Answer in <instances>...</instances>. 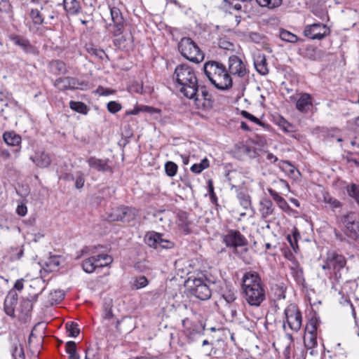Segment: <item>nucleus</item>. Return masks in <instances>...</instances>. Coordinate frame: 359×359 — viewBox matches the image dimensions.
<instances>
[{"mask_svg":"<svg viewBox=\"0 0 359 359\" xmlns=\"http://www.w3.org/2000/svg\"><path fill=\"white\" fill-rule=\"evenodd\" d=\"M346 264V258L340 254L334 251H330L327 253V256L322 269L327 271L326 274L330 276L334 275L336 280L339 281L341 278L342 271Z\"/></svg>","mask_w":359,"mask_h":359,"instance_id":"4","label":"nucleus"},{"mask_svg":"<svg viewBox=\"0 0 359 359\" xmlns=\"http://www.w3.org/2000/svg\"><path fill=\"white\" fill-rule=\"evenodd\" d=\"M306 330L308 331V333L311 334V337L308 342H306V340L305 339V345L308 348H311L317 344L316 337L317 327L313 322H311L309 325H307Z\"/></svg>","mask_w":359,"mask_h":359,"instance_id":"27","label":"nucleus"},{"mask_svg":"<svg viewBox=\"0 0 359 359\" xmlns=\"http://www.w3.org/2000/svg\"><path fill=\"white\" fill-rule=\"evenodd\" d=\"M344 233L353 241L359 239V215L354 212H348L341 217Z\"/></svg>","mask_w":359,"mask_h":359,"instance_id":"7","label":"nucleus"},{"mask_svg":"<svg viewBox=\"0 0 359 359\" xmlns=\"http://www.w3.org/2000/svg\"><path fill=\"white\" fill-rule=\"evenodd\" d=\"M69 107L71 109L84 115H86L88 112V108L87 105L82 102L71 100L69 102Z\"/></svg>","mask_w":359,"mask_h":359,"instance_id":"32","label":"nucleus"},{"mask_svg":"<svg viewBox=\"0 0 359 359\" xmlns=\"http://www.w3.org/2000/svg\"><path fill=\"white\" fill-rule=\"evenodd\" d=\"M203 71L210 82L218 90H227L232 88L233 81L222 63L210 60L203 65Z\"/></svg>","mask_w":359,"mask_h":359,"instance_id":"3","label":"nucleus"},{"mask_svg":"<svg viewBox=\"0 0 359 359\" xmlns=\"http://www.w3.org/2000/svg\"><path fill=\"white\" fill-rule=\"evenodd\" d=\"M3 139L8 146L13 147H20L22 141L20 135L13 131L5 132L3 135Z\"/></svg>","mask_w":359,"mask_h":359,"instance_id":"26","label":"nucleus"},{"mask_svg":"<svg viewBox=\"0 0 359 359\" xmlns=\"http://www.w3.org/2000/svg\"><path fill=\"white\" fill-rule=\"evenodd\" d=\"M137 215L138 211L137 209L129 206H119L113 208L107 218L111 222L129 223L134 221Z\"/></svg>","mask_w":359,"mask_h":359,"instance_id":"8","label":"nucleus"},{"mask_svg":"<svg viewBox=\"0 0 359 359\" xmlns=\"http://www.w3.org/2000/svg\"><path fill=\"white\" fill-rule=\"evenodd\" d=\"M266 158L271 163H275L278 161V158L276 156H274L272 153L269 152L266 153Z\"/></svg>","mask_w":359,"mask_h":359,"instance_id":"62","label":"nucleus"},{"mask_svg":"<svg viewBox=\"0 0 359 359\" xmlns=\"http://www.w3.org/2000/svg\"><path fill=\"white\" fill-rule=\"evenodd\" d=\"M229 74L238 76L240 78L245 77L248 74L245 64L237 55H231L229 57Z\"/></svg>","mask_w":359,"mask_h":359,"instance_id":"15","label":"nucleus"},{"mask_svg":"<svg viewBox=\"0 0 359 359\" xmlns=\"http://www.w3.org/2000/svg\"><path fill=\"white\" fill-rule=\"evenodd\" d=\"M222 241L227 248L236 250L239 247L248 244L247 238L238 230L228 229L222 235Z\"/></svg>","mask_w":359,"mask_h":359,"instance_id":"10","label":"nucleus"},{"mask_svg":"<svg viewBox=\"0 0 359 359\" xmlns=\"http://www.w3.org/2000/svg\"><path fill=\"white\" fill-rule=\"evenodd\" d=\"M65 11L71 15H76L81 11V6L77 0H63Z\"/></svg>","mask_w":359,"mask_h":359,"instance_id":"23","label":"nucleus"},{"mask_svg":"<svg viewBox=\"0 0 359 359\" xmlns=\"http://www.w3.org/2000/svg\"><path fill=\"white\" fill-rule=\"evenodd\" d=\"M65 294L63 290H56L49 294V301L51 304H57L62 301Z\"/></svg>","mask_w":359,"mask_h":359,"instance_id":"35","label":"nucleus"},{"mask_svg":"<svg viewBox=\"0 0 359 359\" xmlns=\"http://www.w3.org/2000/svg\"><path fill=\"white\" fill-rule=\"evenodd\" d=\"M178 50L184 58L191 62L199 63L204 59V54L191 38L183 37L178 43Z\"/></svg>","mask_w":359,"mask_h":359,"instance_id":"6","label":"nucleus"},{"mask_svg":"<svg viewBox=\"0 0 359 359\" xmlns=\"http://www.w3.org/2000/svg\"><path fill=\"white\" fill-rule=\"evenodd\" d=\"M32 161L40 168H47L51 163V158L48 154L40 152L36 154L34 157L30 158Z\"/></svg>","mask_w":359,"mask_h":359,"instance_id":"24","label":"nucleus"},{"mask_svg":"<svg viewBox=\"0 0 359 359\" xmlns=\"http://www.w3.org/2000/svg\"><path fill=\"white\" fill-rule=\"evenodd\" d=\"M172 78L175 88L180 93L187 98L194 97L198 83L193 67L186 64L177 65Z\"/></svg>","mask_w":359,"mask_h":359,"instance_id":"2","label":"nucleus"},{"mask_svg":"<svg viewBox=\"0 0 359 359\" xmlns=\"http://www.w3.org/2000/svg\"><path fill=\"white\" fill-rule=\"evenodd\" d=\"M33 309V304L32 300L29 297L22 298L20 304V312L25 315H27L32 311Z\"/></svg>","mask_w":359,"mask_h":359,"instance_id":"37","label":"nucleus"},{"mask_svg":"<svg viewBox=\"0 0 359 359\" xmlns=\"http://www.w3.org/2000/svg\"><path fill=\"white\" fill-rule=\"evenodd\" d=\"M84 182L85 180L83 173L81 172H79L75 181V187L78 189L82 188L84 185Z\"/></svg>","mask_w":359,"mask_h":359,"instance_id":"55","label":"nucleus"},{"mask_svg":"<svg viewBox=\"0 0 359 359\" xmlns=\"http://www.w3.org/2000/svg\"><path fill=\"white\" fill-rule=\"evenodd\" d=\"M209 161L208 158H203L200 163H194L191 167V170L196 174L201 173L203 170L209 167Z\"/></svg>","mask_w":359,"mask_h":359,"instance_id":"40","label":"nucleus"},{"mask_svg":"<svg viewBox=\"0 0 359 359\" xmlns=\"http://www.w3.org/2000/svg\"><path fill=\"white\" fill-rule=\"evenodd\" d=\"M174 247V243L165 238L163 234L161 233L159 250L161 249H171Z\"/></svg>","mask_w":359,"mask_h":359,"instance_id":"49","label":"nucleus"},{"mask_svg":"<svg viewBox=\"0 0 359 359\" xmlns=\"http://www.w3.org/2000/svg\"><path fill=\"white\" fill-rule=\"evenodd\" d=\"M107 110L111 114H116L121 109V104L116 101H111L107 104Z\"/></svg>","mask_w":359,"mask_h":359,"instance_id":"51","label":"nucleus"},{"mask_svg":"<svg viewBox=\"0 0 359 359\" xmlns=\"http://www.w3.org/2000/svg\"><path fill=\"white\" fill-rule=\"evenodd\" d=\"M85 359H100V357L97 350L89 347L86 350Z\"/></svg>","mask_w":359,"mask_h":359,"instance_id":"52","label":"nucleus"},{"mask_svg":"<svg viewBox=\"0 0 359 359\" xmlns=\"http://www.w3.org/2000/svg\"><path fill=\"white\" fill-rule=\"evenodd\" d=\"M93 257L95 258V265L97 269L107 266L113 262V258L107 254H100L93 256Z\"/></svg>","mask_w":359,"mask_h":359,"instance_id":"28","label":"nucleus"},{"mask_svg":"<svg viewBox=\"0 0 359 359\" xmlns=\"http://www.w3.org/2000/svg\"><path fill=\"white\" fill-rule=\"evenodd\" d=\"M211 95L203 86H202L201 88L198 87L194 97H191L189 99L194 100L198 107H202L203 108H206L211 106Z\"/></svg>","mask_w":359,"mask_h":359,"instance_id":"17","label":"nucleus"},{"mask_svg":"<svg viewBox=\"0 0 359 359\" xmlns=\"http://www.w3.org/2000/svg\"><path fill=\"white\" fill-rule=\"evenodd\" d=\"M241 115H242L244 118H247V119L250 120V121H252V122H253V123H256V124H257V125H259V126H262V121H261L258 118H257V117H256V116H255L254 115H252V114H250V113H249V112H248L247 111H244V110H243V111H241Z\"/></svg>","mask_w":359,"mask_h":359,"instance_id":"53","label":"nucleus"},{"mask_svg":"<svg viewBox=\"0 0 359 359\" xmlns=\"http://www.w3.org/2000/svg\"><path fill=\"white\" fill-rule=\"evenodd\" d=\"M60 179L67 182H72L74 180V177L72 173H65L60 177Z\"/></svg>","mask_w":359,"mask_h":359,"instance_id":"60","label":"nucleus"},{"mask_svg":"<svg viewBox=\"0 0 359 359\" xmlns=\"http://www.w3.org/2000/svg\"><path fill=\"white\" fill-rule=\"evenodd\" d=\"M97 91H98V93H100V95H103V96L109 95H111V94L115 93V90H114L112 89L104 88H102V87H100L97 89Z\"/></svg>","mask_w":359,"mask_h":359,"instance_id":"58","label":"nucleus"},{"mask_svg":"<svg viewBox=\"0 0 359 359\" xmlns=\"http://www.w3.org/2000/svg\"><path fill=\"white\" fill-rule=\"evenodd\" d=\"M65 351L69 355V359H80V356L77 353L76 344L75 341H67L65 345Z\"/></svg>","mask_w":359,"mask_h":359,"instance_id":"31","label":"nucleus"},{"mask_svg":"<svg viewBox=\"0 0 359 359\" xmlns=\"http://www.w3.org/2000/svg\"><path fill=\"white\" fill-rule=\"evenodd\" d=\"M346 191L348 195L359 205V185L353 183L348 184L346 186Z\"/></svg>","mask_w":359,"mask_h":359,"instance_id":"36","label":"nucleus"},{"mask_svg":"<svg viewBox=\"0 0 359 359\" xmlns=\"http://www.w3.org/2000/svg\"><path fill=\"white\" fill-rule=\"evenodd\" d=\"M140 111V105H137L133 109L126 111V115H137Z\"/></svg>","mask_w":359,"mask_h":359,"instance_id":"61","label":"nucleus"},{"mask_svg":"<svg viewBox=\"0 0 359 359\" xmlns=\"http://www.w3.org/2000/svg\"><path fill=\"white\" fill-rule=\"evenodd\" d=\"M111 19L113 25L111 23L106 25V28L112 27L110 32L114 36H119L123 32L125 20L123 17L121 10L117 7H109Z\"/></svg>","mask_w":359,"mask_h":359,"instance_id":"12","label":"nucleus"},{"mask_svg":"<svg viewBox=\"0 0 359 359\" xmlns=\"http://www.w3.org/2000/svg\"><path fill=\"white\" fill-rule=\"evenodd\" d=\"M279 35L281 40L287 42L296 43L298 40L297 36L285 29H281Z\"/></svg>","mask_w":359,"mask_h":359,"instance_id":"39","label":"nucleus"},{"mask_svg":"<svg viewBox=\"0 0 359 359\" xmlns=\"http://www.w3.org/2000/svg\"><path fill=\"white\" fill-rule=\"evenodd\" d=\"M18 295L14 290H11L4 300L5 313L10 316H15V309L18 304Z\"/></svg>","mask_w":359,"mask_h":359,"instance_id":"18","label":"nucleus"},{"mask_svg":"<svg viewBox=\"0 0 359 359\" xmlns=\"http://www.w3.org/2000/svg\"><path fill=\"white\" fill-rule=\"evenodd\" d=\"M24 279L23 278H20V279H18L15 281V284H14V287L12 290H14L15 292L16 290L18 291H21L22 290L23 287H24Z\"/></svg>","mask_w":359,"mask_h":359,"instance_id":"59","label":"nucleus"},{"mask_svg":"<svg viewBox=\"0 0 359 359\" xmlns=\"http://www.w3.org/2000/svg\"><path fill=\"white\" fill-rule=\"evenodd\" d=\"M16 212L19 216L23 217L27 212V208L24 204L18 205L16 208Z\"/></svg>","mask_w":359,"mask_h":359,"instance_id":"57","label":"nucleus"},{"mask_svg":"<svg viewBox=\"0 0 359 359\" xmlns=\"http://www.w3.org/2000/svg\"><path fill=\"white\" fill-rule=\"evenodd\" d=\"M177 165L172 161H168L165 164V171L168 176L173 177L176 175L177 171Z\"/></svg>","mask_w":359,"mask_h":359,"instance_id":"46","label":"nucleus"},{"mask_svg":"<svg viewBox=\"0 0 359 359\" xmlns=\"http://www.w3.org/2000/svg\"><path fill=\"white\" fill-rule=\"evenodd\" d=\"M315 52H316L315 49L307 50V57L310 60H316Z\"/></svg>","mask_w":359,"mask_h":359,"instance_id":"64","label":"nucleus"},{"mask_svg":"<svg viewBox=\"0 0 359 359\" xmlns=\"http://www.w3.org/2000/svg\"><path fill=\"white\" fill-rule=\"evenodd\" d=\"M82 268L83 271L88 273L94 272L97 269L95 265V258L92 256L83 260L82 262Z\"/></svg>","mask_w":359,"mask_h":359,"instance_id":"34","label":"nucleus"},{"mask_svg":"<svg viewBox=\"0 0 359 359\" xmlns=\"http://www.w3.org/2000/svg\"><path fill=\"white\" fill-rule=\"evenodd\" d=\"M222 297L228 304H231L236 299V292L226 285V290L224 291Z\"/></svg>","mask_w":359,"mask_h":359,"instance_id":"42","label":"nucleus"},{"mask_svg":"<svg viewBox=\"0 0 359 359\" xmlns=\"http://www.w3.org/2000/svg\"><path fill=\"white\" fill-rule=\"evenodd\" d=\"M237 198L244 209L247 210L251 207V198L249 194L241 191L238 193Z\"/></svg>","mask_w":359,"mask_h":359,"instance_id":"38","label":"nucleus"},{"mask_svg":"<svg viewBox=\"0 0 359 359\" xmlns=\"http://www.w3.org/2000/svg\"><path fill=\"white\" fill-rule=\"evenodd\" d=\"M48 10V7L41 6L40 9L32 8L29 11V17L32 21V25L29 27V32L39 36L43 34V29L39 27L45 22L46 13Z\"/></svg>","mask_w":359,"mask_h":359,"instance_id":"9","label":"nucleus"},{"mask_svg":"<svg viewBox=\"0 0 359 359\" xmlns=\"http://www.w3.org/2000/svg\"><path fill=\"white\" fill-rule=\"evenodd\" d=\"M140 110L142 112L149 113L151 114H160L161 110L158 108H154L153 107L147 106V105H140Z\"/></svg>","mask_w":359,"mask_h":359,"instance_id":"54","label":"nucleus"},{"mask_svg":"<svg viewBox=\"0 0 359 359\" xmlns=\"http://www.w3.org/2000/svg\"><path fill=\"white\" fill-rule=\"evenodd\" d=\"M148 279L144 276H142L136 278L134 283V287L136 289H140L146 287L148 285Z\"/></svg>","mask_w":359,"mask_h":359,"instance_id":"50","label":"nucleus"},{"mask_svg":"<svg viewBox=\"0 0 359 359\" xmlns=\"http://www.w3.org/2000/svg\"><path fill=\"white\" fill-rule=\"evenodd\" d=\"M279 126L287 133H291L294 130L293 126L285 119L280 121Z\"/></svg>","mask_w":359,"mask_h":359,"instance_id":"56","label":"nucleus"},{"mask_svg":"<svg viewBox=\"0 0 359 359\" xmlns=\"http://www.w3.org/2000/svg\"><path fill=\"white\" fill-rule=\"evenodd\" d=\"M285 315L286 323L289 327L294 331L298 332L302 323V316L301 311L298 309L297 306L290 304L285 310Z\"/></svg>","mask_w":359,"mask_h":359,"instance_id":"13","label":"nucleus"},{"mask_svg":"<svg viewBox=\"0 0 359 359\" xmlns=\"http://www.w3.org/2000/svg\"><path fill=\"white\" fill-rule=\"evenodd\" d=\"M81 85L78 79L71 76L60 77L54 83L55 87L60 90L77 89Z\"/></svg>","mask_w":359,"mask_h":359,"instance_id":"16","label":"nucleus"},{"mask_svg":"<svg viewBox=\"0 0 359 359\" xmlns=\"http://www.w3.org/2000/svg\"><path fill=\"white\" fill-rule=\"evenodd\" d=\"M254 65L257 72L261 75L269 73L266 56L263 53H258L254 57Z\"/></svg>","mask_w":359,"mask_h":359,"instance_id":"20","label":"nucleus"},{"mask_svg":"<svg viewBox=\"0 0 359 359\" xmlns=\"http://www.w3.org/2000/svg\"><path fill=\"white\" fill-rule=\"evenodd\" d=\"M342 158L347 163H353L355 167L359 168V152L345 151V154L342 155Z\"/></svg>","mask_w":359,"mask_h":359,"instance_id":"33","label":"nucleus"},{"mask_svg":"<svg viewBox=\"0 0 359 359\" xmlns=\"http://www.w3.org/2000/svg\"><path fill=\"white\" fill-rule=\"evenodd\" d=\"M208 279L203 274L190 276L187 284L190 294L200 300H208L211 297V290L207 284Z\"/></svg>","mask_w":359,"mask_h":359,"instance_id":"5","label":"nucleus"},{"mask_svg":"<svg viewBox=\"0 0 359 359\" xmlns=\"http://www.w3.org/2000/svg\"><path fill=\"white\" fill-rule=\"evenodd\" d=\"M67 331L69 333V336L71 337H76L80 332V330L78 328V325L74 322H68L66 323Z\"/></svg>","mask_w":359,"mask_h":359,"instance_id":"45","label":"nucleus"},{"mask_svg":"<svg viewBox=\"0 0 359 359\" xmlns=\"http://www.w3.org/2000/svg\"><path fill=\"white\" fill-rule=\"evenodd\" d=\"M161 236L160 233L149 231L145 234L144 241L149 247L159 250Z\"/></svg>","mask_w":359,"mask_h":359,"instance_id":"22","label":"nucleus"},{"mask_svg":"<svg viewBox=\"0 0 359 359\" xmlns=\"http://www.w3.org/2000/svg\"><path fill=\"white\" fill-rule=\"evenodd\" d=\"M13 359H25L24 350L21 344H14L12 349Z\"/></svg>","mask_w":359,"mask_h":359,"instance_id":"44","label":"nucleus"},{"mask_svg":"<svg viewBox=\"0 0 359 359\" xmlns=\"http://www.w3.org/2000/svg\"><path fill=\"white\" fill-rule=\"evenodd\" d=\"M244 298L251 306H259L266 299L265 286L256 271L245 272L242 278Z\"/></svg>","mask_w":359,"mask_h":359,"instance_id":"1","label":"nucleus"},{"mask_svg":"<svg viewBox=\"0 0 359 359\" xmlns=\"http://www.w3.org/2000/svg\"><path fill=\"white\" fill-rule=\"evenodd\" d=\"M218 45L219 48L227 50H233L234 48V44L226 38H221L219 40Z\"/></svg>","mask_w":359,"mask_h":359,"instance_id":"48","label":"nucleus"},{"mask_svg":"<svg viewBox=\"0 0 359 359\" xmlns=\"http://www.w3.org/2000/svg\"><path fill=\"white\" fill-rule=\"evenodd\" d=\"M250 36L252 41L256 43H259L261 39L260 35L257 33H252Z\"/></svg>","mask_w":359,"mask_h":359,"instance_id":"63","label":"nucleus"},{"mask_svg":"<svg viewBox=\"0 0 359 359\" xmlns=\"http://www.w3.org/2000/svg\"><path fill=\"white\" fill-rule=\"evenodd\" d=\"M304 36L311 40H321L330 34V28L320 22L305 26Z\"/></svg>","mask_w":359,"mask_h":359,"instance_id":"11","label":"nucleus"},{"mask_svg":"<svg viewBox=\"0 0 359 359\" xmlns=\"http://www.w3.org/2000/svg\"><path fill=\"white\" fill-rule=\"evenodd\" d=\"M323 196L325 203L330 205V208H337L341 206V203L337 199L331 196L329 193L325 192Z\"/></svg>","mask_w":359,"mask_h":359,"instance_id":"43","label":"nucleus"},{"mask_svg":"<svg viewBox=\"0 0 359 359\" xmlns=\"http://www.w3.org/2000/svg\"><path fill=\"white\" fill-rule=\"evenodd\" d=\"M87 163L90 168L102 172H111V167L109 165V159L97 158L91 156L87 160Z\"/></svg>","mask_w":359,"mask_h":359,"instance_id":"19","label":"nucleus"},{"mask_svg":"<svg viewBox=\"0 0 359 359\" xmlns=\"http://www.w3.org/2000/svg\"><path fill=\"white\" fill-rule=\"evenodd\" d=\"M262 218L266 219L273 213L274 207L272 201L268 198H262L259 202V209Z\"/></svg>","mask_w":359,"mask_h":359,"instance_id":"21","label":"nucleus"},{"mask_svg":"<svg viewBox=\"0 0 359 359\" xmlns=\"http://www.w3.org/2000/svg\"><path fill=\"white\" fill-rule=\"evenodd\" d=\"M311 96L309 94H303L297 101L296 107L300 111H305L309 105H311Z\"/></svg>","mask_w":359,"mask_h":359,"instance_id":"30","label":"nucleus"},{"mask_svg":"<svg viewBox=\"0 0 359 359\" xmlns=\"http://www.w3.org/2000/svg\"><path fill=\"white\" fill-rule=\"evenodd\" d=\"M268 192L271 196L273 199L276 202L280 208L283 210L289 208V205L287 204L285 199L279 195L278 192L273 190L271 188L268 189Z\"/></svg>","mask_w":359,"mask_h":359,"instance_id":"29","label":"nucleus"},{"mask_svg":"<svg viewBox=\"0 0 359 359\" xmlns=\"http://www.w3.org/2000/svg\"><path fill=\"white\" fill-rule=\"evenodd\" d=\"M299 237H300L299 233L297 229L294 231L292 236L290 235L287 236V239L294 252H296L297 249L298 248L297 241Z\"/></svg>","mask_w":359,"mask_h":359,"instance_id":"47","label":"nucleus"},{"mask_svg":"<svg viewBox=\"0 0 359 359\" xmlns=\"http://www.w3.org/2000/svg\"><path fill=\"white\" fill-rule=\"evenodd\" d=\"M8 38L14 45L20 47L25 53L32 55H39L38 48L32 45L27 38L14 34L9 35Z\"/></svg>","mask_w":359,"mask_h":359,"instance_id":"14","label":"nucleus"},{"mask_svg":"<svg viewBox=\"0 0 359 359\" xmlns=\"http://www.w3.org/2000/svg\"><path fill=\"white\" fill-rule=\"evenodd\" d=\"M49 68L55 75L65 74L67 73L66 64L60 60H53L49 62Z\"/></svg>","mask_w":359,"mask_h":359,"instance_id":"25","label":"nucleus"},{"mask_svg":"<svg viewBox=\"0 0 359 359\" xmlns=\"http://www.w3.org/2000/svg\"><path fill=\"white\" fill-rule=\"evenodd\" d=\"M256 2L262 7H267L269 8H274L282 4L283 0H255Z\"/></svg>","mask_w":359,"mask_h":359,"instance_id":"41","label":"nucleus"}]
</instances>
